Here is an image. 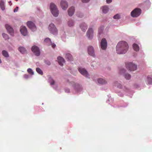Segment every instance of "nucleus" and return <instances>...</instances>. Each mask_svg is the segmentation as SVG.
<instances>
[{
  "label": "nucleus",
  "mask_w": 152,
  "mask_h": 152,
  "mask_svg": "<svg viewBox=\"0 0 152 152\" xmlns=\"http://www.w3.org/2000/svg\"><path fill=\"white\" fill-rule=\"evenodd\" d=\"M125 70L124 69H122V70H121V72H125Z\"/></svg>",
  "instance_id": "39"
},
{
  "label": "nucleus",
  "mask_w": 152,
  "mask_h": 152,
  "mask_svg": "<svg viewBox=\"0 0 152 152\" xmlns=\"http://www.w3.org/2000/svg\"><path fill=\"white\" fill-rule=\"evenodd\" d=\"M68 24L69 26H72L74 25V22L72 20H70L69 21Z\"/></svg>",
  "instance_id": "33"
},
{
  "label": "nucleus",
  "mask_w": 152,
  "mask_h": 152,
  "mask_svg": "<svg viewBox=\"0 0 152 152\" xmlns=\"http://www.w3.org/2000/svg\"><path fill=\"white\" fill-rule=\"evenodd\" d=\"M129 46L127 43L124 41L119 42L116 47L117 53L119 54H124L128 50Z\"/></svg>",
  "instance_id": "1"
},
{
  "label": "nucleus",
  "mask_w": 152,
  "mask_h": 152,
  "mask_svg": "<svg viewBox=\"0 0 152 152\" xmlns=\"http://www.w3.org/2000/svg\"><path fill=\"white\" fill-rule=\"evenodd\" d=\"M48 82L50 83V85H54L55 84V81L52 78L51 76L48 75Z\"/></svg>",
  "instance_id": "18"
},
{
  "label": "nucleus",
  "mask_w": 152,
  "mask_h": 152,
  "mask_svg": "<svg viewBox=\"0 0 152 152\" xmlns=\"http://www.w3.org/2000/svg\"><path fill=\"white\" fill-rule=\"evenodd\" d=\"M6 28L9 33L12 36L14 35V31L13 28L9 25H5Z\"/></svg>",
  "instance_id": "10"
},
{
  "label": "nucleus",
  "mask_w": 152,
  "mask_h": 152,
  "mask_svg": "<svg viewBox=\"0 0 152 152\" xmlns=\"http://www.w3.org/2000/svg\"><path fill=\"white\" fill-rule=\"evenodd\" d=\"M48 29L50 32L53 34H57V30L55 26L53 24L51 23L49 25Z\"/></svg>",
  "instance_id": "5"
},
{
  "label": "nucleus",
  "mask_w": 152,
  "mask_h": 152,
  "mask_svg": "<svg viewBox=\"0 0 152 152\" xmlns=\"http://www.w3.org/2000/svg\"><path fill=\"white\" fill-rule=\"evenodd\" d=\"M102 9L103 12L104 13H106L108 10V7L106 6L103 7H102Z\"/></svg>",
  "instance_id": "26"
},
{
  "label": "nucleus",
  "mask_w": 152,
  "mask_h": 152,
  "mask_svg": "<svg viewBox=\"0 0 152 152\" xmlns=\"http://www.w3.org/2000/svg\"><path fill=\"white\" fill-rule=\"evenodd\" d=\"M16 1H17V0H15Z\"/></svg>",
  "instance_id": "43"
},
{
  "label": "nucleus",
  "mask_w": 152,
  "mask_h": 152,
  "mask_svg": "<svg viewBox=\"0 0 152 152\" xmlns=\"http://www.w3.org/2000/svg\"><path fill=\"white\" fill-rule=\"evenodd\" d=\"M27 72L29 74L31 75H33L34 74V72L33 71L32 69L31 68H28L27 69Z\"/></svg>",
  "instance_id": "32"
},
{
  "label": "nucleus",
  "mask_w": 152,
  "mask_h": 152,
  "mask_svg": "<svg viewBox=\"0 0 152 152\" xmlns=\"http://www.w3.org/2000/svg\"><path fill=\"white\" fill-rule=\"evenodd\" d=\"M2 36L5 39H8L9 38L8 35L4 33L2 34Z\"/></svg>",
  "instance_id": "30"
},
{
  "label": "nucleus",
  "mask_w": 152,
  "mask_h": 152,
  "mask_svg": "<svg viewBox=\"0 0 152 152\" xmlns=\"http://www.w3.org/2000/svg\"><path fill=\"white\" fill-rule=\"evenodd\" d=\"M141 11L140 9L137 8H135L131 12V15L133 17H137L140 14Z\"/></svg>",
  "instance_id": "4"
},
{
  "label": "nucleus",
  "mask_w": 152,
  "mask_h": 152,
  "mask_svg": "<svg viewBox=\"0 0 152 152\" xmlns=\"http://www.w3.org/2000/svg\"><path fill=\"white\" fill-rule=\"evenodd\" d=\"M126 68L130 71H134L136 70L137 66L132 63H127L126 64Z\"/></svg>",
  "instance_id": "3"
},
{
  "label": "nucleus",
  "mask_w": 152,
  "mask_h": 152,
  "mask_svg": "<svg viewBox=\"0 0 152 152\" xmlns=\"http://www.w3.org/2000/svg\"><path fill=\"white\" fill-rule=\"evenodd\" d=\"M148 83L150 84H152V78L150 77H147Z\"/></svg>",
  "instance_id": "29"
},
{
  "label": "nucleus",
  "mask_w": 152,
  "mask_h": 152,
  "mask_svg": "<svg viewBox=\"0 0 152 152\" xmlns=\"http://www.w3.org/2000/svg\"><path fill=\"white\" fill-rule=\"evenodd\" d=\"M112 0H106V2L107 3L109 4L112 2Z\"/></svg>",
  "instance_id": "37"
},
{
  "label": "nucleus",
  "mask_w": 152,
  "mask_h": 152,
  "mask_svg": "<svg viewBox=\"0 0 152 152\" xmlns=\"http://www.w3.org/2000/svg\"><path fill=\"white\" fill-rule=\"evenodd\" d=\"M133 48L134 50L136 51H139V48L138 46L136 44H134L133 45Z\"/></svg>",
  "instance_id": "25"
},
{
  "label": "nucleus",
  "mask_w": 152,
  "mask_h": 152,
  "mask_svg": "<svg viewBox=\"0 0 152 152\" xmlns=\"http://www.w3.org/2000/svg\"><path fill=\"white\" fill-rule=\"evenodd\" d=\"M20 31L22 34L24 36H26L27 34V29L25 26H21L20 27Z\"/></svg>",
  "instance_id": "12"
},
{
  "label": "nucleus",
  "mask_w": 152,
  "mask_h": 152,
  "mask_svg": "<svg viewBox=\"0 0 152 152\" xmlns=\"http://www.w3.org/2000/svg\"><path fill=\"white\" fill-rule=\"evenodd\" d=\"M0 8H1L3 10H4L5 9L4 2L2 0H1L0 1Z\"/></svg>",
  "instance_id": "24"
},
{
  "label": "nucleus",
  "mask_w": 152,
  "mask_h": 152,
  "mask_svg": "<svg viewBox=\"0 0 152 152\" xmlns=\"http://www.w3.org/2000/svg\"><path fill=\"white\" fill-rule=\"evenodd\" d=\"M36 71L41 75L43 74V72L42 70L39 68H37L36 69Z\"/></svg>",
  "instance_id": "28"
},
{
  "label": "nucleus",
  "mask_w": 152,
  "mask_h": 152,
  "mask_svg": "<svg viewBox=\"0 0 152 152\" xmlns=\"http://www.w3.org/2000/svg\"><path fill=\"white\" fill-rule=\"evenodd\" d=\"M98 83L100 84H105L106 83V81L104 79L102 78H99L98 79Z\"/></svg>",
  "instance_id": "20"
},
{
  "label": "nucleus",
  "mask_w": 152,
  "mask_h": 152,
  "mask_svg": "<svg viewBox=\"0 0 152 152\" xmlns=\"http://www.w3.org/2000/svg\"><path fill=\"white\" fill-rule=\"evenodd\" d=\"M93 30L92 28H89L87 32V35L90 39L92 38L93 37Z\"/></svg>",
  "instance_id": "13"
},
{
  "label": "nucleus",
  "mask_w": 152,
  "mask_h": 152,
  "mask_svg": "<svg viewBox=\"0 0 152 152\" xmlns=\"http://www.w3.org/2000/svg\"><path fill=\"white\" fill-rule=\"evenodd\" d=\"M78 70L81 74L85 76H87V72L84 69L80 68L78 69Z\"/></svg>",
  "instance_id": "14"
},
{
  "label": "nucleus",
  "mask_w": 152,
  "mask_h": 152,
  "mask_svg": "<svg viewBox=\"0 0 152 152\" xmlns=\"http://www.w3.org/2000/svg\"><path fill=\"white\" fill-rule=\"evenodd\" d=\"M75 12V8L74 7H72L70 8L68 10V12L69 15V16H72L73 14Z\"/></svg>",
  "instance_id": "17"
},
{
  "label": "nucleus",
  "mask_w": 152,
  "mask_h": 152,
  "mask_svg": "<svg viewBox=\"0 0 152 152\" xmlns=\"http://www.w3.org/2000/svg\"><path fill=\"white\" fill-rule=\"evenodd\" d=\"M18 50L22 53H26V50L23 47H19L18 48Z\"/></svg>",
  "instance_id": "21"
},
{
  "label": "nucleus",
  "mask_w": 152,
  "mask_h": 152,
  "mask_svg": "<svg viewBox=\"0 0 152 152\" xmlns=\"http://www.w3.org/2000/svg\"><path fill=\"white\" fill-rule=\"evenodd\" d=\"M73 86L75 89L77 91L79 90V89H80L81 88L80 86L78 84H75Z\"/></svg>",
  "instance_id": "27"
},
{
  "label": "nucleus",
  "mask_w": 152,
  "mask_h": 152,
  "mask_svg": "<svg viewBox=\"0 0 152 152\" xmlns=\"http://www.w3.org/2000/svg\"><path fill=\"white\" fill-rule=\"evenodd\" d=\"M66 57L68 60L70 61L73 60V58L72 55L69 53H67L66 54Z\"/></svg>",
  "instance_id": "23"
},
{
  "label": "nucleus",
  "mask_w": 152,
  "mask_h": 152,
  "mask_svg": "<svg viewBox=\"0 0 152 152\" xmlns=\"http://www.w3.org/2000/svg\"><path fill=\"white\" fill-rule=\"evenodd\" d=\"M50 8L53 16L55 17L57 16L59 14V12L55 5L53 3H51L50 5Z\"/></svg>",
  "instance_id": "2"
},
{
  "label": "nucleus",
  "mask_w": 152,
  "mask_h": 152,
  "mask_svg": "<svg viewBox=\"0 0 152 152\" xmlns=\"http://www.w3.org/2000/svg\"><path fill=\"white\" fill-rule=\"evenodd\" d=\"M18 9V7H17L16 8L14 9V12H17Z\"/></svg>",
  "instance_id": "35"
},
{
  "label": "nucleus",
  "mask_w": 152,
  "mask_h": 152,
  "mask_svg": "<svg viewBox=\"0 0 152 152\" xmlns=\"http://www.w3.org/2000/svg\"><path fill=\"white\" fill-rule=\"evenodd\" d=\"M88 52L90 55L93 56L94 55V50L92 46H90L88 48Z\"/></svg>",
  "instance_id": "15"
},
{
  "label": "nucleus",
  "mask_w": 152,
  "mask_h": 152,
  "mask_svg": "<svg viewBox=\"0 0 152 152\" xmlns=\"http://www.w3.org/2000/svg\"><path fill=\"white\" fill-rule=\"evenodd\" d=\"M28 26L32 31H35L36 29V26L31 21H28L27 23Z\"/></svg>",
  "instance_id": "7"
},
{
  "label": "nucleus",
  "mask_w": 152,
  "mask_h": 152,
  "mask_svg": "<svg viewBox=\"0 0 152 152\" xmlns=\"http://www.w3.org/2000/svg\"><path fill=\"white\" fill-rule=\"evenodd\" d=\"M90 0H82V1L83 3H87Z\"/></svg>",
  "instance_id": "36"
},
{
  "label": "nucleus",
  "mask_w": 152,
  "mask_h": 152,
  "mask_svg": "<svg viewBox=\"0 0 152 152\" xmlns=\"http://www.w3.org/2000/svg\"><path fill=\"white\" fill-rule=\"evenodd\" d=\"M80 27L83 31H85L87 29V26L85 23H83L80 25Z\"/></svg>",
  "instance_id": "19"
},
{
  "label": "nucleus",
  "mask_w": 152,
  "mask_h": 152,
  "mask_svg": "<svg viewBox=\"0 0 152 152\" xmlns=\"http://www.w3.org/2000/svg\"><path fill=\"white\" fill-rule=\"evenodd\" d=\"M60 5L62 9L64 10H66L68 7V4L66 1L62 0L60 3Z\"/></svg>",
  "instance_id": "9"
},
{
  "label": "nucleus",
  "mask_w": 152,
  "mask_h": 152,
  "mask_svg": "<svg viewBox=\"0 0 152 152\" xmlns=\"http://www.w3.org/2000/svg\"><path fill=\"white\" fill-rule=\"evenodd\" d=\"M124 77L126 79L129 80L131 76L129 74H126L125 75Z\"/></svg>",
  "instance_id": "31"
},
{
  "label": "nucleus",
  "mask_w": 152,
  "mask_h": 152,
  "mask_svg": "<svg viewBox=\"0 0 152 152\" xmlns=\"http://www.w3.org/2000/svg\"><path fill=\"white\" fill-rule=\"evenodd\" d=\"M50 62H49V61L47 63V64L48 65H50Z\"/></svg>",
  "instance_id": "40"
},
{
  "label": "nucleus",
  "mask_w": 152,
  "mask_h": 152,
  "mask_svg": "<svg viewBox=\"0 0 152 152\" xmlns=\"http://www.w3.org/2000/svg\"><path fill=\"white\" fill-rule=\"evenodd\" d=\"M9 3L10 4L11 3V1H10L9 2Z\"/></svg>",
  "instance_id": "42"
},
{
  "label": "nucleus",
  "mask_w": 152,
  "mask_h": 152,
  "mask_svg": "<svg viewBox=\"0 0 152 152\" xmlns=\"http://www.w3.org/2000/svg\"><path fill=\"white\" fill-rule=\"evenodd\" d=\"M2 53L3 56L6 58L9 57V54L8 52L5 50H3L2 51Z\"/></svg>",
  "instance_id": "22"
},
{
  "label": "nucleus",
  "mask_w": 152,
  "mask_h": 152,
  "mask_svg": "<svg viewBox=\"0 0 152 152\" xmlns=\"http://www.w3.org/2000/svg\"><path fill=\"white\" fill-rule=\"evenodd\" d=\"M66 92L69 93V89H66L65 90Z\"/></svg>",
  "instance_id": "38"
},
{
  "label": "nucleus",
  "mask_w": 152,
  "mask_h": 152,
  "mask_svg": "<svg viewBox=\"0 0 152 152\" xmlns=\"http://www.w3.org/2000/svg\"><path fill=\"white\" fill-rule=\"evenodd\" d=\"M118 87H119V88H122V87H121V86H120V87H119V86H118Z\"/></svg>",
  "instance_id": "41"
},
{
  "label": "nucleus",
  "mask_w": 152,
  "mask_h": 152,
  "mask_svg": "<svg viewBox=\"0 0 152 152\" xmlns=\"http://www.w3.org/2000/svg\"><path fill=\"white\" fill-rule=\"evenodd\" d=\"M31 50L37 56H39L40 54L39 50L38 48L35 46H33L31 48Z\"/></svg>",
  "instance_id": "6"
},
{
  "label": "nucleus",
  "mask_w": 152,
  "mask_h": 152,
  "mask_svg": "<svg viewBox=\"0 0 152 152\" xmlns=\"http://www.w3.org/2000/svg\"><path fill=\"white\" fill-rule=\"evenodd\" d=\"M113 18L115 19H119L120 18L119 15L117 14L113 16Z\"/></svg>",
  "instance_id": "34"
},
{
  "label": "nucleus",
  "mask_w": 152,
  "mask_h": 152,
  "mask_svg": "<svg viewBox=\"0 0 152 152\" xmlns=\"http://www.w3.org/2000/svg\"><path fill=\"white\" fill-rule=\"evenodd\" d=\"M44 42L48 45H51L52 47L53 48L56 46V45L53 43H52L50 39L49 38H46L44 40Z\"/></svg>",
  "instance_id": "11"
},
{
  "label": "nucleus",
  "mask_w": 152,
  "mask_h": 152,
  "mask_svg": "<svg viewBox=\"0 0 152 152\" xmlns=\"http://www.w3.org/2000/svg\"><path fill=\"white\" fill-rule=\"evenodd\" d=\"M58 62L59 64L61 66H63V63L65 62L64 59L61 56H59L57 58Z\"/></svg>",
  "instance_id": "16"
},
{
  "label": "nucleus",
  "mask_w": 152,
  "mask_h": 152,
  "mask_svg": "<svg viewBox=\"0 0 152 152\" xmlns=\"http://www.w3.org/2000/svg\"><path fill=\"white\" fill-rule=\"evenodd\" d=\"M101 47L102 49L105 50L107 47V42L104 38L102 39L100 43Z\"/></svg>",
  "instance_id": "8"
}]
</instances>
